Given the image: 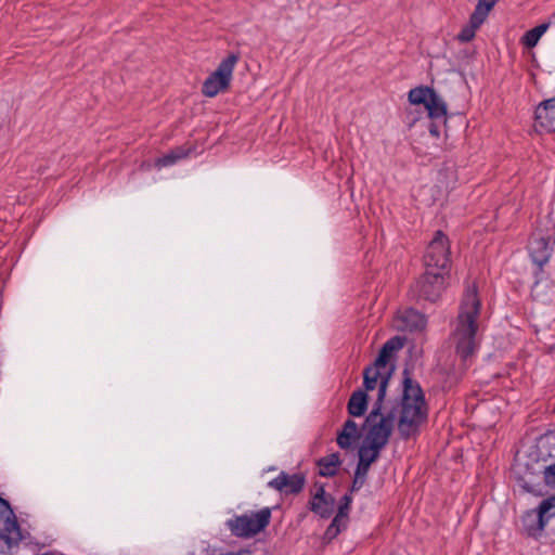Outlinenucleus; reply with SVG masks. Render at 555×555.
Instances as JSON below:
<instances>
[{
    "label": "nucleus",
    "instance_id": "12",
    "mask_svg": "<svg viewBox=\"0 0 555 555\" xmlns=\"http://www.w3.org/2000/svg\"><path fill=\"white\" fill-rule=\"evenodd\" d=\"M395 326L402 332L422 331L426 326V317L420 311L409 308L397 314Z\"/></svg>",
    "mask_w": 555,
    "mask_h": 555
},
{
    "label": "nucleus",
    "instance_id": "22",
    "mask_svg": "<svg viewBox=\"0 0 555 555\" xmlns=\"http://www.w3.org/2000/svg\"><path fill=\"white\" fill-rule=\"evenodd\" d=\"M435 90L429 87H416L409 92V101L412 104L420 105L423 104L424 106L429 101V98H431V94H434Z\"/></svg>",
    "mask_w": 555,
    "mask_h": 555
},
{
    "label": "nucleus",
    "instance_id": "5",
    "mask_svg": "<svg viewBox=\"0 0 555 555\" xmlns=\"http://www.w3.org/2000/svg\"><path fill=\"white\" fill-rule=\"evenodd\" d=\"M555 245V227L551 220H547L542 227L540 223L531 234L529 240V255L541 271L552 256Z\"/></svg>",
    "mask_w": 555,
    "mask_h": 555
},
{
    "label": "nucleus",
    "instance_id": "33",
    "mask_svg": "<svg viewBox=\"0 0 555 555\" xmlns=\"http://www.w3.org/2000/svg\"><path fill=\"white\" fill-rule=\"evenodd\" d=\"M327 495H330V494L325 492L324 487L321 485V486H319L317 488L315 493H314L312 500L322 499V498H325Z\"/></svg>",
    "mask_w": 555,
    "mask_h": 555
},
{
    "label": "nucleus",
    "instance_id": "24",
    "mask_svg": "<svg viewBox=\"0 0 555 555\" xmlns=\"http://www.w3.org/2000/svg\"><path fill=\"white\" fill-rule=\"evenodd\" d=\"M547 27L548 24H540L528 30L522 38L525 46L528 48H533L538 43L541 36L546 31Z\"/></svg>",
    "mask_w": 555,
    "mask_h": 555
},
{
    "label": "nucleus",
    "instance_id": "28",
    "mask_svg": "<svg viewBox=\"0 0 555 555\" xmlns=\"http://www.w3.org/2000/svg\"><path fill=\"white\" fill-rule=\"evenodd\" d=\"M351 502V495L345 494L340 500V504L338 506V511L335 515V518H338L339 520L346 521L348 524V512L350 509Z\"/></svg>",
    "mask_w": 555,
    "mask_h": 555
},
{
    "label": "nucleus",
    "instance_id": "7",
    "mask_svg": "<svg viewBox=\"0 0 555 555\" xmlns=\"http://www.w3.org/2000/svg\"><path fill=\"white\" fill-rule=\"evenodd\" d=\"M24 535L17 517L10 503L0 496V541L5 550L3 553H11L12 548L17 547Z\"/></svg>",
    "mask_w": 555,
    "mask_h": 555
},
{
    "label": "nucleus",
    "instance_id": "4",
    "mask_svg": "<svg viewBox=\"0 0 555 555\" xmlns=\"http://www.w3.org/2000/svg\"><path fill=\"white\" fill-rule=\"evenodd\" d=\"M271 508L264 507L249 514L236 515L225 525L232 535L249 539L263 531L270 524Z\"/></svg>",
    "mask_w": 555,
    "mask_h": 555
},
{
    "label": "nucleus",
    "instance_id": "10",
    "mask_svg": "<svg viewBox=\"0 0 555 555\" xmlns=\"http://www.w3.org/2000/svg\"><path fill=\"white\" fill-rule=\"evenodd\" d=\"M550 508H555V496L543 500L538 509L525 514L522 524L529 535L537 537L544 529Z\"/></svg>",
    "mask_w": 555,
    "mask_h": 555
},
{
    "label": "nucleus",
    "instance_id": "9",
    "mask_svg": "<svg viewBox=\"0 0 555 555\" xmlns=\"http://www.w3.org/2000/svg\"><path fill=\"white\" fill-rule=\"evenodd\" d=\"M448 274L426 270L411 287V293L417 300L437 301L446 288Z\"/></svg>",
    "mask_w": 555,
    "mask_h": 555
},
{
    "label": "nucleus",
    "instance_id": "32",
    "mask_svg": "<svg viewBox=\"0 0 555 555\" xmlns=\"http://www.w3.org/2000/svg\"><path fill=\"white\" fill-rule=\"evenodd\" d=\"M441 125H443V124L440 122L439 120H430V124L428 127L429 133L435 138H439Z\"/></svg>",
    "mask_w": 555,
    "mask_h": 555
},
{
    "label": "nucleus",
    "instance_id": "29",
    "mask_svg": "<svg viewBox=\"0 0 555 555\" xmlns=\"http://www.w3.org/2000/svg\"><path fill=\"white\" fill-rule=\"evenodd\" d=\"M177 160H179V156H176L175 153L170 152V153L166 154L165 156L158 158L156 160V166L157 167L170 166V165H173Z\"/></svg>",
    "mask_w": 555,
    "mask_h": 555
},
{
    "label": "nucleus",
    "instance_id": "26",
    "mask_svg": "<svg viewBox=\"0 0 555 555\" xmlns=\"http://www.w3.org/2000/svg\"><path fill=\"white\" fill-rule=\"evenodd\" d=\"M496 1L498 0H478V3L474 11L475 21L479 22L480 18H482L485 21L488 16L489 12L491 11V9L494 7Z\"/></svg>",
    "mask_w": 555,
    "mask_h": 555
},
{
    "label": "nucleus",
    "instance_id": "17",
    "mask_svg": "<svg viewBox=\"0 0 555 555\" xmlns=\"http://www.w3.org/2000/svg\"><path fill=\"white\" fill-rule=\"evenodd\" d=\"M425 108L428 112V117L430 120H439L442 124L447 122V104L446 102L436 93L431 94L429 101L425 105Z\"/></svg>",
    "mask_w": 555,
    "mask_h": 555
},
{
    "label": "nucleus",
    "instance_id": "30",
    "mask_svg": "<svg viewBox=\"0 0 555 555\" xmlns=\"http://www.w3.org/2000/svg\"><path fill=\"white\" fill-rule=\"evenodd\" d=\"M544 481L546 486L555 489V463L545 468Z\"/></svg>",
    "mask_w": 555,
    "mask_h": 555
},
{
    "label": "nucleus",
    "instance_id": "31",
    "mask_svg": "<svg viewBox=\"0 0 555 555\" xmlns=\"http://www.w3.org/2000/svg\"><path fill=\"white\" fill-rule=\"evenodd\" d=\"M542 283H543L542 279H538L534 282L532 289H531V296L533 297V299H542L543 298L544 292L542 291Z\"/></svg>",
    "mask_w": 555,
    "mask_h": 555
},
{
    "label": "nucleus",
    "instance_id": "6",
    "mask_svg": "<svg viewBox=\"0 0 555 555\" xmlns=\"http://www.w3.org/2000/svg\"><path fill=\"white\" fill-rule=\"evenodd\" d=\"M236 53H230L221 61L217 69L210 74L202 86V93L207 98H214L220 92H225L231 83L233 69L238 62Z\"/></svg>",
    "mask_w": 555,
    "mask_h": 555
},
{
    "label": "nucleus",
    "instance_id": "20",
    "mask_svg": "<svg viewBox=\"0 0 555 555\" xmlns=\"http://www.w3.org/2000/svg\"><path fill=\"white\" fill-rule=\"evenodd\" d=\"M341 464L338 453H332L318 460L317 465L320 468L319 474L323 477H333Z\"/></svg>",
    "mask_w": 555,
    "mask_h": 555
},
{
    "label": "nucleus",
    "instance_id": "16",
    "mask_svg": "<svg viewBox=\"0 0 555 555\" xmlns=\"http://www.w3.org/2000/svg\"><path fill=\"white\" fill-rule=\"evenodd\" d=\"M403 347V340L396 336L387 340L382 349L379 350V353L377 358L375 359L372 366H375L379 370H386L387 364L392 356V353L397 350H400Z\"/></svg>",
    "mask_w": 555,
    "mask_h": 555
},
{
    "label": "nucleus",
    "instance_id": "34",
    "mask_svg": "<svg viewBox=\"0 0 555 555\" xmlns=\"http://www.w3.org/2000/svg\"><path fill=\"white\" fill-rule=\"evenodd\" d=\"M171 152L175 153L176 156H179V159H181V158H183V157H185L188 155V153L184 152V150L182 147H178V149H176V150H173Z\"/></svg>",
    "mask_w": 555,
    "mask_h": 555
},
{
    "label": "nucleus",
    "instance_id": "18",
    "mask_svg": "<svg viewBox=\"0 0 555 555\" xmlns=\"http://www.w3.org/2000/svg\"><path fill=\"white\" fill-rule=\"evenodd\" d=\"M369 397L362 389L354 390L348 401L347 410L349 415L359 417L364 415L367 409Z\"/></svg>",
    "mask_w": 555,
    "mask_h": 555
},
{
    "label": "nucleus",
    "instance_id": "1",
    "mask_svg": "<svg viewBox=\"0 0 555 555\" xmlns=\"http://www.w3.org/2000/svg\"><path fill=\"white\" fill-rule=\"evenodd\" d=\"M481 302L477 294L475 283L467 285L457 315L455 327L451 335V341L454 345L456 354L467 366L468 360L478 349L477 331Z\"/></svg>",
    "mask_w": 555,
    "mask_h": 555
},
{
    "label": "nucleus",
    "instance_id": "2",
    "mask_svg": "<svg viewBox=\"0 0 555 555\" xmlns=\"http://www.w3.org/2000/svg\"><path fill=\"white\" fill-rule=\"evenodd\" d=\"M401 410L398 421V431L403 440L416 436L420 426L427 420V405L424 392L417 382L410 374L409 369L403 371Z\"/></svg>",
    "mask_w": 555,
    "mask_h": 555
},
{
    "label": "nucleus",
    "instance_id": "19",
    "mask_svg": "<svg viewBox=\"0 0 555 555\" xmlns=\"http://www.w3.org/2000/svg\"><path fill=\"white\" fill-rule=\"evenodd\" d=\"M309 504L311 512L322 518H330L334 513L335 499L333 495H327L322 499L311 500Z\"/></svg>",
    "mask_w": 555,
    "mask_h": 555
},
{
    "label": "nucleus",
    "instance_id": "35",
    "mask_svg": "<svg viewBox=\"0 0 555 555\" xmlns=\"http://www.w3.org/2000/svg\"><path fill=\"white\" fill-rule=\"evenodd\" d=\"M552 517H555V508H550V512L547 513V520Z\"/></svg>",
    "mask_w": 555,
    "mask_h": 555
},
{
    "label": "nucleus",
    "instance_id": "23",
    "mask_svg": "<svg viewBox=\"0 0 555 555\" xmlns=\"http://www.w3.org/2000/svg\"><path fill=\"white\" fill-rule=\"evenodd\" d=\"M485 21L480 18V21L476 23L475 14L473 13L469 18V25L464 27L460 34L457 35V40L461 42H468L475 37L476 30L482 25Z\"/></svg>",
    "mask_w": 555,
    "mask_h": 555
},
{
    "label": "nucleus",
    "instance_id": "3",
    "mask_svg": "<svg viewBox=\"0 0 555 555\" xmlns=\"http://www.w3.org/2000/svg\"><path fill=\"white\" fill-rule=\"evenodd\" d=\"M396 417V408L386 413L378 411V408L372 409L362 426V429L365 430V438L361 447L380 454L391 437Z\"/></svg>",
    "mask_w": 555,
    "mask_h": 555
},
{
    "label": "nucleus",
    "instance_id": "25",
    "mask_svg": "<svg viewBox=\"0 0 555 555\" xmlns=\"http://www.w3.org/2000/svg\"><path fill=\"white\" fill-rule=\"evenodd\" d=\"M391 373H392V369L388 370L386 372V375L383 376L382 380L379 382L377 398H376V401L373 404V409L378 408V411L383 412V410H384V401H385V398H386V391H387L389 379L391 377Z\"/></svg>",
    "mask_w": 555,
    "mask_h": 555
},
{
    "label": "nucleus",
    "instance_id": "27",
    "mask_svg": "<svg viewBox=\"0 0 555 555\" xmlns=\"http://www.w3.org/2000/svg\"><path fill=\"white\" fill-rule=\"evenodd\" d=\"M347 522L335 518L332 520L331 525L326 528L324 532V540L332 541L335 539L341 530L347 528Z\"/></svg>",
    "mask_w": 555,
    "mask_h": 555
},
{
    "label": "nucleus",
    "instance_id": "8",
    "mask_svg": "<svg viewBox=\"0 0 555 555\" xmlns=\"http://www.w3.org/2000/svg\"><path fill=\"white\" fill-rule=\"evenodd\" d=\"M424 267L426 270L449 273L450 246L449 240L442 231H437L428 244L424 255Z\"/></svg>",
    "mask_w": 555,
    "mask_h": 555
},
{
    "label": "nucleus",
    "instance_id": "15",
    "mask_svg": "<svg viewBox=\"0 0 555 555\" xmlns=\"http://www.w3.org/2000/svg\"><path fill=\"white\" fill-rule=\"evenodd\" d=\"M360 438L358 425L352 420H347L341 430L337 434L336 442L340 449L348 450Z\"/></svg>",
    "mask_w": 555,
    "mask_h": 555
},
{
    "label": "nucleus",
    "instance_id": "11",
    "mask_svg": "<svg viewBox=\"0 0 555 555\" xmlns=\"http://www.w3.org/2000/svg\"><path fill=\"white\" fill-rule=\"evenodd\" d=\"M359 462L354 472V478L350 487L351 492L359 491L366 479L367 472L372 463L377 461L379 453L367 451V449L360 447L358 451Z\"/></svg>",
    "mask_w": 555,
    "mask_h": 555
},
{
    "label": "nucleus",
    "instance_id": "21",
    "mask_svg": "<svg viewBox=\"0 0 555 555\" xmlns=\"http://www.w3.org/2000/svg\"><path fill=\"white\" fill-rule=\"evenodd\" d=\"M386 375V372H382V370L375 367V366H367L363 371V386L364 391H371L375 389L377 384L379 385V382L382 380L383 376Z\"/></svg>",
    "mask_w": 555,
    "mask_h": 555
},
{
    "label": "nucleus",
    "instance_id": "13",
    "mask_svg": "<svg viewBox=\"0 0 555 555\" xmlns=\"http://www.w3.org/2000/svg\"><path fill=\"white\" fill-rule=\"evenodd\" d=\"M268 486L285 494H297L304 489L305 477L301 474L288 475L282 472Z\"/></svg>",
    "mask_w": 555,
    "mask_h": 555
},
{
    "label": "nucleus",
    "instance_id": "14",
    "mask_svg": "<svg viewBox=\"0 0 555 555\" xmlns=\"http://www.w3.org/2000/svg\"><path fill=\"white\" fill-rule=\"evenodd\" d=\"M535 121L546 131H555V96L543 101L535 108Z\"/></svg>",
    "mask_w": 555,
    "mask_h": 555
}]
</instances>
